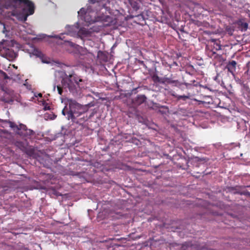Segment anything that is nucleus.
Listing matches in <instances>:
<instances>
[{"instance_id":"nucleus-1","label":"nucleus","mask_w":250,"mask_h":250,"mask_svg":"<svg viewBox=\"0 0 250 250\" xmlns=\"http://www.w3.org/2000/svg\"><path fill=\"white\" fill-rule=\"evenodd\" d=\"M3 8L9 10L11 16L23 21L34 13V4L28 0H0V14L4 12Z\"/></svg>"},{"instance_id":"nucleus-2","label":"nucleus","mask_w":250,"mask_h":250,"mask_svg":"<svg viewBox=\"0 0 250 250\" xmlns=\"http://www.w3.org/2000/svg\"><path fill=\"white\" fill-rule=\"evenodd\" d=\"M69 110L67 112L66 118L73 122L81 125L92 118L96 111H91L89 115L88 104L81 105L73 100H68Z\"/></svg>"},{"instance_id":"nucleus-3","label":"nucleus","mask_w":250,"mask_h":250,"mask_svg":"<svg viewBox=\"0 0 250 250\" xmlns=\"http://www.w3.org/2000/svg\"><path fill=\"white\" fill-rule=\"evenodd\" d=\"M58 73L62 77V86L68 88L74 96H79L81 89L83 87V80L74 74L67 75L63 71H58Z\"/></svg>"},{"instance_id":"nucleus-4","label":"nucleus","mask_w":250,"mask_h":250,"mask_svg":"<svg viewBox=\"0 0 250 250\" xmlns=\"http://www.w3.org/2000/svg\"><path fill=\"white\" fill-rule=\"evenodd\" d=\"M65 28L68 35L80 39L86 45L91 46L94 45V42L91 41L93 38V32L85 28H80L78 22L72 26L66 25Z\"/></svg>"},{"instance_id":"nucleus-5","label":"nucleus","mask_w":250,"mask_h":250,"mask_svg":"<svg viewBox=\"0 0 250 250\" xmlns=\"http://www.w3.org/2000/svg\"><path fill=\"white\" fill-rule=\"evenodd\" d=\"M16 42L14 40H2L0 41V55L9 61L14 60L17 56L13 49Z\"/></svg>"},{"instance_id":"nucleus-6","label":"nucleus","mask_w":250,"mask_h":250,"mask_svg":"<svg viewBox=\"0 0 250 250\" xmlns=\"http://www.w3.org/2000/svg\"><path fill=\"white\" fill-rule=\"evenodd\" d=\"M78 16L82 19H83L85 22L88 24H91L97 21L96 18V14L94 12H91L90 8H88L85 10L82 8L78 12Z\"/></svg>"},{"instance_id":"nucleus-7","label":"nucleus","mask_w":250,"mask_h":250,"mask_svg":"<svg viewBox=\"0 0 250 250\" xmlns=\"http://www.w3.org/2000/svg\"><path fill=\"white\" fill-rule=\"evenodd\" d=\"M63 45L66 48L70 47L79 51L81 55H88L89 57L91 56H93L91 53L88 52L86 49L80 46L79 45L72 42L69 41H64Z\"/></svg>"},{"instance_id":"nucleus-8","label":"nucleus","mask_w":250,"mask_h":250,"mask_svg":"<svg viewBox=\"0 0 250 250\" xmlns=\"http://www.w3.org/2000/svg\"><path fill=\"white\" fill-rule=\"evenodd\" d=\"M28 52L29 54L30 57L32 56H35L37 57L41 58L43 63H49L48 62L45 61L43 60V54L39 50L34 48V47L31 46V48L28 50Z\"/></svg>"},{"instance_id":"nucleus-9","label":"nucleus","mask_w":250,"mask_h":250,"mask_svg":"<svg viewBox=\"0 0 250 250\" xmlns=\"http://www.w3.org/2000/svg\"><path fill=\"white\" fill-rule=\"evenodd\" d=\"M146 98L144 95H139L132 99V106L136 107L146 101Z\"/></svg>"},{"instance_id":"nucleus-10","label":"nucleus","mask_w":250,"mask_h":250,"mask_svg":"<svg viewBox=\"0 0 250 250\" xmlns=\"http://www.w3.org/2000/svg\"><path fill=\"white\" fill-rule=\"evenodd\" d=\"M21 130H22L21 132H19V134H21L23 135L24 136L26 137H29L33 135H34V131L29 129H27L26 125H23V124H20V128Z\"/></svg>"},{"instance_id":"nucleus-11","label":"nucleus","mask_w":250,"mask_h":250,"mask_svg":"<svg viewBox=\"0 0 250 250\" xmlns=\"http://www.w3.org/2000/svg\"><path fill=\"white\" fill-rule=\"evenodd\" d=\"M236 62L235 61H231L229 62L226 66V68L228 71L231 73L232 75H234V73L236 70Z\"/></svg>"},{"instance_id":"nucleus-12","label":"nucleus","mask_w":250,"mask_h":250,"mask_svg":"<svg viewBox=\"0 0 250 250\" xmlns=\"http://www.w3.org/2000/svg\"><path fill=\"white\" fill-rule=\"evenodd\" d=\"M239 29L242 31H246L248 28V24L242 19L238 20L237 22Z\"/></svg>"},{"instance_id":"nucleus-13","label":"nucleus","mask_w":250,"mask_h":250,"mask_svg":"<svg viewBox=\"0 0 250 250\" xmlns=\"http://www.w3.org/2000/svg\"><path fill=\"white\" fill-rule=\"evenodd\" d=\"M22 30L24 31L28 34L34 35L35 32L33 30L32 27L31 25H29L25 23L24 25L22 26Z\"/></svg>"},{"instance_id":"nucleus-14","label":"nucleus","mask_w":250,"mask_h":250,"mask_svg":"<svg viewBox=\"0 0 250 250\" xmlns=\"http://www.w3.org/2000/svg\"><path fill=\"white\" fill-rule=\"evenodd\" d=\"M138 1H140V0H131L130 1L131 5L135 10H137L139 8L140 5Z\"/></svg>"},{"instance_id":"nucleus-15","label":"nucleus","mask_w":250,"mask_h":250,"mask_svg":"<svg viewBox=\"0 0 250 250\" xmlns=\"http://www.w3.org/2000/svg\"><path fill=\"white\" fill-rule=\"evenodd\" d=\"M208 55L211 58L217 59L221 58V56L216 53L215 52L210 51L208 53Z\"/></svg>"},{"instance_id":"nucleus-16","label":"nucleus","mask_w":250,"mask_h":250,"mask_svg":"<svg viewBox=\"0 0 250 250\" xmlns=\"http://www.w3.org/2000/svg\"><path fill=\"white\" fill-rule=\"evenodd\" d=\"M175 96L178 100L183 99L184 101L186 100V99L189 98V95L186 96V95H175Z\"/></svg>"},{"instance_id":"nucleus-17","label":"nucleus","mask_w":250,"mask_h":250,"mask_svg":"<svg viewBox=\"0 0 250 250\" xmlns=\"http://www.w3.org/2000/svg\"><path fill=\"white\" fill-rule=\"evenodd\" d=\"M9 124V125H10V126L12 128H17V129L18 130H21V129H20L19 128H20V125L19 126H18L17 125H16L15 123L12 122H10V121H9L8 122Z\"/></svg>"},{"instance_id":"nucleus-18","label":"nucleus","mask_w":250,"mask_h":250,"mask_svg":"<svg viewBox=\"0 0 250 250\" xmlns=\"http://www.w3.org/2000/svg\"><path fill=\"white\" fill-rule=\"evenodd\" d=\"M57 88V91L58 92V93L60 95H62V88H61V87L58 85Z\"/></svg>"},{"instance_id":"nucleus-19","label":"nucleus","mask_w":250,"mask_h":250,"mask_svg":"<svg viewBox=\"0 0 250 250\" xmlns=\"http://www.w3.org/2000/svg\"><path fill=\"white\" fill-rule=\"evenodd\" d=\"M56 115L55 114H51L50 115V116L48 117V118L51 120H54L56 118Z\"/></svg>"},{"instance_id":"nucleus-20","label":"nucleus","mask_w":250,"mask_h":250,"mask_svg":"<svg viewBox=\"0 0 250 250\" xmlns=\"http://www.w3.org/2000/svg\"><path fill=\"white\" fill-rule=\"evenodd\" d=\"M50 37H52V38H56V39H62V38L60 36H59V35L50 36Z\"/></svg>"},{"instance_id":"nucleus-21","label":"nucleus","mask_w":250,"mask_h":250,"mask_svg":"<svg viewBox=\"0 0 250 250\" xmlns=\"http://www.w3.org/2000/svg\"><path fill=\"white\" fill-rule=\"evenodd\" d=\"M0 23L3 26V30H2V32L3 33H5V32H6V29H5V25L3 23H1L0 22Z\"/></svg>"},{"instance_id":"nucleus-22","label":"nucleus","mask_w":250,"mask_h":250,"mask_svg":"<svg viewBox=\"0 0 250 250\" xmlns=\"http://www.w3.org/2000/svg\"><path fill=\"white\" fill-rule=\"evenodd\" d=\"M44 109L45 110H50V107L49 106L47 105H46L44 106Z\"/></svg>"},{"instance_id":"nucleus-23","label":"nucleus","mask_w":250,"mask_h":250,"mask_svg":"<svg viewBox=\"0 0 250 250\" xmlns=\"http://www.w3.org/2000/svg\"><path fill=\"white\" fill-rule=\"evenodd\" d=\"M62 114L63 115H64V116H65V115H67V113H66V112H65V108H64V109L62 110Z\"/></svg>"},{"instance_id":"nucleus-24","label":"nucleus","mask_w":250,"mask_h":250,"mask_svg":"<svg viewBox=\"0 0 250 250\" xmlns=\"http://www.w3.org/2000/svg\"><path fill=\"white\" fill-rule=\"evenodd\" d=\"M89 1L92 2V3H94L95 0H89Z\"/></svg>"},{"instance_id":"nucleus-25","label":"nucleus","mask_w":250,"mask_h":250,"mask_svg":"<svg viewBox=\"0 0 250 250\" xmlns=\"http://www.w3.org/2000/svg\"><path fill=\"white\" fill-rule=\"evenodd\" d=\"M175 81H169L168 82V83H174Z\"/></svg>"},{"instance_id":"nucleus-26","label":"nucleus","mask_w":250,"mask_h":250,"mask_svg":"<svg viewBox=\"0 0 250 250\" xmlns=\"http://www.w3.org/2000/svg\"><path fill=\"white\" fill-rule=\"evenodd\" d=\"M39 95L40 97H42V94H41V93L39 94V95Z\"/></svg>"},{"instance_id":"nucleus-27","label":"nucleus","mask_w":250,"mask_h":250,"mask_svg":"<svg viewBox=\"0 0 250 250\" xmlns=\"http://www.w3.org/2000/svg\"><path fill=\"white\" fill-rule=\"evenodd\" d=\"M55 89H56V86H54V90L55 91Z\"/></svg>"},{"instance_id":"nucleus-28","label":"nucleus","mask_w":250,"mask_h":250,"mask_svg":"<svg viewBox=\"0 0 250 250\" xmlns=\"http://www.w3.org/2000/svg\"><path fill=\"white\" fill-rule=\"evenodd\" d=\"M3 120L0 119V122H2Z\"/></svg>"}]
</instances>
